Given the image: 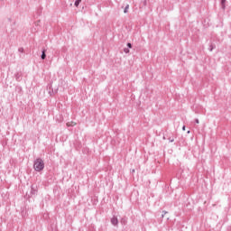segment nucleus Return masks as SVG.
Instances as JSON below:
<instances>
[{
    "label": "nucleus",
    "instance_id": "f257e3e1",
    "mask_svg": "<svg viewBox=\"0 0 231 231\" xmlns=\"http://www.w3.org/2000/svg\"><path fill=\"white\" fill-rule=\"evenodd\" d=\"M33 169L36 172H41V171H44V161L41 158H38L33 162Z\"/></svg>",
    "mask_w": 231,
    "mask_h": 231
},
{
    "label": "nucleus",
    "instance_id": "f03ea898",
    "mask_svg": "<svg viewBox=\"0 0 231 231\" xmlns=\"http://www.w3.org/2000/svg\"><path fill=\"white\" fill-rule=\"evenodd\" d=\"M47 89H49L50 97H53V95L57 94V89L53 90V88H51V84L48 85Z\"/></svg>",
    "mask_w": 231,
    "mask_h": 231
},
{
    "label": "nucleus",
    "instance_id": "7ed1b4c3",
    "mask_svg": "<svg viewBox=\"0 0 231 231\" xmlns=\"http://www.w3.org/2000/svg\"><path fill=\"white\" fill-rule=\"evenodd\" d=\"M14 79H15V80H17V82H21V80H23V73L17 72L14 75Z\"/></svg>",
    "mask_w": 231,
    "mask_h": 231
},
{
    "label": "nucleus",
    "instance_id": "20e7f679",
    "mask_svg": "<svg viewBox=\"0 0 231 231\" xmlns=\"http://www.w3.org/2000/svg\"><path fill=\"white\" fill-rule=\"evenodd\" d=\"M110 222L114 226H118V218L116 217H113Z\"/></svg>",
    "mask_w": 231,
    "mask_h": 231
},
{
    "label": "nucleus",
    "instance_id": "39448f33",
    "mask_svg": "<svg viewBox=\"0 0 231 231\" xmlns=\"http://www.w3.org/2000/svg\"><path fill=\"white\" fill-rule=\"evenodd\" d=\"M41 59H42V60H44L46 59V49H43L42 51Z\"/></svg>",
    "mask_w": 231,
    "mask_h": 231
},
{
    "label": "nucleus",
    "instance_id": "423d86ee",
    "mask_svg": "<svg viewBox=\"0 0 231 231\" xmlns=\"http://www.w3.org/2000/svg\"><path fill=\"white\" fill-rule=\"evenodd\" d=\"M174 138H176V136L174 134H171V135H170L168 137V140L171 143H172V142H174Z\"/></svg>",
    "mask_w": 231,
    "mask_h": 231
},
{
    "label": "nucleus",
    "instance_id": "0eeeda50",
    "mask_svg": "<svg viewBox=\"0 0 231 231\" xmlns=\"http://www.w3.org/2000/svg\"><path fill=\"white\" fill-rule=\"evenodd\" d=\"M226 0H221V8H222V10H225V8H226Z\"/></svg>",
    "mask_w": 231,
    "mask_h": 231
},
{
    "label": "nucleus",
    "instance_id": "6e6552de",
    "mask_svg": "<svg viewBox=\"0 0 231 231\" xmlns=\"http://www.w3.org/2000/svg\"><path fill=\"white\" fill-rule=\"evenodd\" d=\"M80 3H82V0H76L74 3V5L79 8V5H80Z\"/></svg>",
    "mask_w": 231,
    "mask_h": 231
},
{
    "label": "nucleus",
    "instance_id": "1a4fd4ad",
    "mask_svg": "<svg viewBox=\"0 0 231 231\" xmlns=\"http://www.w3.org/2000/svg\"><path fill=\"white\" fill-rule=\"evenodd\" d=\"M142 6H147V0H140Z\"/></svg>",
    "mask_w": 231,
    "mask_h": 231
},
{
    "label": "nucleus",
    "instance_id": "9d476101",
    "mask_svg": "<svg viewBox=\"0 0 231 231\" xmlns=\"http://www.w3.org/2000/svg\"><path fill=\"white\" fill-rule=\"evenodd\" d=\"M215 48H216V45H214L213 43H211V44L209 45L208 50H209L210 51H213L215 50Z\"/></svg>",
    "mask_w": 231,
    "mask_h": 231
},
{
    "label": "nucleus",
    "instance_id": "9b49d317",
    "mask_svg": "<svg viewBox=\"0 0 231 231\" xmlns=\"http://www.w3.org/2000/svg\"><path fill=\"white\" fill-rule=\"evenodd\" d=\"M127 12H129V5H126L124 9V14H127Z\"/></svg>",
    "mask_w": 231,
    "mask_h": 231
},
{
    "label": "nucleus",
    "instance_id": "f8f14e48",
    "mask_svg": "<svg viewBox=\"0 0 231 231\" xmlns=\"http://www.w3.org/2000/svg\"><path fill=\"white\" fill-rule=\"evenodd\" d=\"M18 51H19L20 53H24V48H23V47L19 48V49H18Z\"/></svg>",
    "mask_w": 231,
    "mask_h": 231
},
{
    "label": "nucleus",
    "instance_id": "ddd939ff",
    "mask_svg": "<svg viewBox=\"0 0 231 231\" xmlns=\"http://www.w3.org/2000/svg\"><path fill=\"white\" fill-rule=\"evenodd\" d=\"M126 46H127L128 49L133 48V44H131V42H128V43L126 44Z\"/></svg>",
    "mask_w": 231,
    "mask_h": 231
},
{
    "label": "nucleus",
    "instance_id": "4468645a",
    "mask_svg": "<svg viewBox=\"0 0 231 231\" xmlns=\"http://www.w3.org/2000/svg\"><path fill=\"white\" fill-rule=\"evenodd\" d=\"M124 51H125V53H129V48H125Z\"/></svg>",
    "mask_w": 231,
    "mask_h": 231
},
{
    "label": "nucleus",
    "instance_id": "2eb2a0df",
    "mask_svg": "<svg viewBox=\"0 0 231 231\" xmlns=\"http://www.w3.org/2000/svg\"><path fill=\"white\" fill-rule=\"evenodd\" d=\"M165 214H167V211H162V217H164Z\"/></svg>",
    "mask_w": 231,
    "mask_h": 231
},
{
    "label": "nucleus",
    "instance_id": "dca6fc26",
    "mask_svg": "<svg viewBox=\"0 0 231 231\" xmlns=\"http://www.w3.org/2000/svg\"><path fill=\"white\" fill-rule=\"evenodd\" d=\"M195 124H199V119H195Z\"/></svg>",
    "mask_w": 231,
    "mask_h": 231
},
{
    "label": "nucleus",
    "instance_id": "f3484780",
    "mask_svg": "<svg viewBox=\"0 0 231 231\" xmlns=\"http://www.w3.org/2000/svg\"><path fill=\"white\" fill-rule=\"evenodd\" d=\"M182 131H185V125L182 126Z\"/></svg>",
    "mask_w": 231,
    "mask_h": 231
},
{
    "label": "nucleus",
    "instance_id": "a211bd4d",
    "mask_svg": "<svg viewBox=\"0 0 231 231\" xmlns=\"http://www.w3.org/2000/svg\"><path fill=\"white\" fill-rule=\"evenodd\" d=\"M187 133H188V134H189L190 133V130H189Z\"/></svg>",
    "mask_w": 231,
    "mask_h": 231
},
{
    "label": "nucleus",
    "instance_id": "6ab92c4d",
    "mask_svg": "<svg viewBox=\"0 0 231 231\" xmlns=\"http://www.w3.org/2000/svg\"><path fill=\"white\" fill-rule=\"evenodd\" d=\"M162 138H163V140H166L165 136H163Z\"/></svg>",
    "mask_w": 231,
    "mask_h": 231
}]
</instances>
